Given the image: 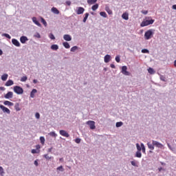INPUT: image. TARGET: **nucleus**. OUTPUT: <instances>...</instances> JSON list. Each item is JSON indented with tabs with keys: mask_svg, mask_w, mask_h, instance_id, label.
<instances>
[{
	"mask_svg": "<svg viewBox=\"0 0 176 176\" xmlns=\"http://www.w3.org/2000/svg\"><path fill=\"white\" fill-rule=\"evenodd\" d=\"M34 38H38V39H40V38H41V34H39L38 32H36V33L34 34Z\"/></svg>",
	"mask_w": 176,
	"mask_h": 176,
	"instance_id": "nucleus-45",
	"label": "nucleus"
},
{
	"mask_svg": "<svg viewBox=\"0 0 176 176\" xmlns=\"http://www.w3.org/2000/svg\"><path fill=\"white\" fill-rule=\"evenodd\" d=\"M97 2V0H87L88 5H94Z\"/></svg>",
	"mask_w": 176,
	"mask_h": 176,
	"instance_id": "nucleus-31",
	"label": "nucleus"
},
{
	"mask_svg": "<svg viewBox=\"0 0 176 176\" xmlns=\"http://www.w3.org/2000/svg\"><path fill=\"white\" fill-rule=\"evenodd\" d=\"M78 50V46H74L71 48L70 52H75Z\"/></svg>",
	"mask_w": 176,
	"mask_h": 176,
	"instance_id": "nucleus-40",
	"label": "nucleus"
},
{
	"mask_svg": "<svg viewBox=\"0 0 176 176\" xmlns=\"http://www.w3.org/2000/svg\"><path fill=\"white\" fill-rule=\"evenodd\" d=\"M43 157H45L46 160H50V159H52V157H50L47 154L44 155Z\"/></svg>",
	"mask_w": 176,
	"mask_h": 176,
	"instance_id": "nucleus-49",
	"label": "nucleus"
},
{
	"mask_svg": "<svg viewBox=\"0 0 176 176\" xmlns=\"http://www.w3.org/2000/svg\"><path fill=\"white\" fill-rule=\"evenodd\" d=\"M153 141L155 140H151V142H147V146L148 149H150V153H153L152 151L155 150V144H153Z\"/></svg>",
	"mask_w": 176,
	"mask_h": 176,
	"instance_id": "nucleus-6",
	"label": "nucleus"
},
{
	"mask_svg": "<svg viewBox=\"0 0 176 176\" xmlns=\"http://www.w3.org/2000/svg\"><path fill=\"white\" fill-rule=\"evenodd\" d=\"M14 85V82L12 80H8L5 86H7V87H9V86H13Z\"/></svg>",
	"mask_w": 176,
	"mask_h": 176,
	"instance_id": "nucleus-18",
	"label": "nucleus"
},
{
	"mask_svg": "<svg viewBox=\"0 0 176 176\" xmlns=\"http://www.w3.org/2000/svg\"><path fill=\"white\" fill-rule=\"evenodd\" d=\"M14 109L19 112V111H21V109L20 108V104L16 103L14 105Z\"/></svg>",
	"mask_w": 176,
	"mask_h": 176,
	"instance_id": "nucleus-25",
	"label": "nucleus"
},
{
	"mask_svg": "<svg viewBox=\"0 0 176 176\" xmlns=\"http://www.w3.org/2000/svg\"><path fill=\"white\" fill-rule=\"evenodd\" d=\"M48 135H50V137H54V138H56V137H57V134L54 131L49 133Z\"/></svg>",
	"mask_w": 176,
	"mask_h": 176,
	"instance_id": "nucleus-30",
	"label": "nucleus"
},
{
	"mask_svg": "<svg viewBox=\"0 0 176 176\" xmlns=\"http://www.w3.org/2000/svg\"><path fill=\"white\" fill-rule=\"evenodd\" d=\"M116 61L117 63H120V56H117L116 57Z\"/></svg>",
	"mask_w": 176,
	"mask_h": 176,
	"instance_id": "nucleus-51",
	"label": "nucleus"
},
{
	"mask_svg": "<svg viewBox=\"0 0 176 176\" xmlns=\"http://www.w3.org/2000/svg\"><path fill=\"white\" fill-rule=\"evenodd\" d=\"M32 153L35 154V153H38V152L36 151V149H32Z\"/></svg>",
	"mask_w": 176,
	"mask_h": 176,
	"instance_id": "nucleus-57",
	"label": "nucleus"
},
{
	"mask_svg": "<svg viewBox=\"0 0 176 176\" xmlns=\"http://www.w3.org/2000/svg\"><path fill=\"white\" fill-rule=\"evenodd\" d=\"M100 14L102 17H104V19H107L108 17V15L107 14V12H100Z\"/></svg>",
	"mask_w": 176,
	"mask_h": 176,
	"instance_id": "nucleus-32",
	"label": "nucleus"
},
{
	"mask_svg": "<svg viewBox=\"0 0 176 176\" xmlns=\"http://www.w3.org/2000/svg\"><path fill=\"white\" fill-rule=\"evenodd\" d=\"M74 141L76 144H80V141H82V140L79 138H77L75 139Z\"/></svg>",
	"mask_w": 176,
	"mask_h": 176,
	"instance_id": "nucleus-50",
	"label": "nucleus"
},
{
	"mask_svg": "<svg viewBox=\"0 0 176 176\" xmlns=\"http://www.w3.org/2000/svg\"><path fill=\"white\" fill-rule=\"evenodd\" d=\"M87 124L89 126L91 130H94L96 129V122L94 121H91V120L87 121Z\"/></svg>",
	"mask_w": 176,
	"mask_h": 176,
	"instance_id": "nucleus-7",
	"label": "nucleus"
},
{
	"mask_svg": "<svg viewBox=\"0 0 176 176\" xmlns=\"http://www.w3.org/2000/svg\"><path fill=\"white\" fill-rule=\"evenodd\" d=\"M33 83H34V85H36V83H38V80L34 79L33 80Z\"/></svg>",
	"mask_w": 176,
	"mask_h": 176,
	"instance_id": "nucleus-59",
	"label": "nucleus"
},
{
	"mask_svg": "<svg viewBox=\"0 0 176 176\" xmlns=\"http://www.w3.org/2000/svg\"><path fill=\"white\" fill-rule=\"evenodd\" d=\"M142 53H149V50H148L147 49H143L142 50Z\"/></svg>",
	"mask_w": 176,
	"mask_h": 176,
	"instance_id": "nucleus-52",
	"label": "nucleus"
},
{
	"mask_svg": "<svg viewBox=\"0 0 176 176\" xmlns=\"http://www.w3.org/2000/svg\"><path fill=\"white\" fill-rule=\"evenodd\" d=\"M121 72L125 76H130L131 74L127 71V66H122L121 69Z\"/></svg>",
	"mask_w": 176,
	"mask_h": 176,
	"instance_id": "nucleus-5",
	"label": "nucleus"
},
{
	"mask_svg": "<svg viewBox=\"0 0 176 176\" xmlns=\"http://www.w3.org/2000/svg\"><path fill=\"white\" fill-rule=\"evenodd\" d=\"M63 39L67 42H70V41H72V37L69 34H65L63 36Z\"/></svg>",
	"mask_w": 176,
	"mask_h": 176,
	"instance_id": "nucleus-14",
	"label": "nucleus"
},
{
	"mask_svg": "<svg viewBox=\"0 0 176 176\" xmlns=\"http://www.w3.org/2000/svg\"><path fill=\"white\" fill-rule=\"evenodd\" d=\"M160 80H162V82H167V80L166 79V76L162 74L160 75Z\"/></svg>",
	"mask_w": 176,
	"mask_h": 176,
	"instance_id": "nucleus-33",
	"label": "nucleus"
},
{
	"mask_svg": "<svg viewBox=\"0 0 176 176\" xmlns=\"http://www.w3.org/2000/svg\"><path fill=\"white\" fill-rule=\"evenodd\" d=\"M4 98H6V100H10V98H13V92L8 91L5 96Z\"/></svg>",
	"mask_w": 176,
	"mask_h": 176,
	"instance_id": "nucleus-11",
	"label": "nucleus"
},
{
	"mask_svg": "<svg viewBox=\"0 0 176 176\" xmlns=\"http://www.w3.org/2000/svg\"><path fill=\"white\" fill-rule=\"evenodd\" d=\"M0 90H1L2 91H5V90H6V89L3 87H0Z\"/></svg>",
	"mask_w": 176,
	"mask_h": 176,
	"instance_id": "nucleus-58",
	"label": "nucleus"
},
{
	"mask_svg": "<svg viewBox=\"0 0 176 176\" xmlns=\"http://www.w3.org/2000/svg\"><path fill=\"white\" fill-rule=\"evenodd\" d=\"M38 160H36L35 161H34V164L36 166V167H38V166H39V164L38 163Z\"/></svg>",
	"mask_w": 176,
	"mask_h": 176,
	"instance_id": "nucleus-54",
	"label": "nucleus"
},
{
	"mask_svg": "<svg viewBox=\"0 0 176 176\" xmlns=\"http://www.w3.org/2000/svg\"><path fill=\"white\" fill-rule=\"evenodd\" d=\"M148 72L151 75H154V74H156V71H155V69H153V68H152V67H149L148 69Z\"/></svg>",
	"mask_w": 176,
	"mask_h": 176,
	"instance_id": "nucleus-22",
	"label": "nucleus"
},
{
	"mask_svg": "<svg viewBox=\"0 0 176 176\" xmlns=\"http://www.w3.org/2000/svg\"><path fill=\"white\" fill-rule=\"evenodd\" d=\"M172 9H173L174 10H176V4L172 6Z\"/></svg>",
	"mask_w": 176,
	"mask_h": 176,
	"instance_id": "nucleus-60",
	"label": "nucleus"
},
{
	"mask_svg": "<svg viewBox=\"0 0 176 176\" xmlns=\"http://www.w3.org/2000/svg\"><path fill=\"white\" fill-rule=\"evenodd\" d=\"M66 5H67V6H71V1H67Z\"/></svg>",
	"mask_w": 176,
	"mask_h": 176,
	"instance_id": "nucleus-56",
	"label": "nucleus"
},
{
	"mask_svg": "<svg viewBox=\"0 0 176 176\" xmlns=\"http://www.w3.org/2000/svg\"><path fill=\"white\" fill-rule=\"evenodd\" d=\"M2 54H3V51H2V50L0 49V56H2Z\"/></svg>",
	"mask_w": 176,
	"mask_h": 176,
	"instance_id": "nucleus-63",
	"label": "nucleus"
},
{
	"mask_svg": "<svg viewBox=\"0 0 176 176\" xmlns=\"http://www.w3.org/2000/svg\"><path fill=\"white\" fill-rule=\"evenodd\" d=\"M49 38H50V39H52V41H54V39H56V37L54 36V34H53L52 33L50 34Z\"/></svg>",
	"mask_w": 176,
	"mask_h": 176,
	"instance_id": "nucleus-43",
	"label": "nucleus"
},
{
	"mask_svg": "<svg viewBox=\"0 0 176 176\" xmlns=\"http://www.w3.org/2000/svg\"><path fill=\"white\" fill-rule=\"evenodd\" d=\"M2 36H5L6 38H8V39H12V36L9 35V34L3 33L1 34Z\"/></svg>",
	"mask_w": 176,
	"mask_h": 176,
	"instance_id": "nucleus-35",
	"label": "nucleus"
},
{
	"mask_svg": "<svg viewBox=\"0 0 176 176\" xmlns=\"http://www.w3.org/2000/svg\"><path fill=\"white\" fill-rule=\"evenodd\" d=\"M56 170H57V171H61L62 173H63V171H64V168L63 167V166H59V167H58L57 168H56Z\"/></svg>",
	"mask_w": 176,
	"mask_h": 176,
	"instance_id": "nucleus-47",
	"label": "nucleus"
},
{
	"mask_svg": "<svg viewBox=\"0 0 176 176\" xmlns=\"http://www.w3.org/2000/svg\"><path fill=\"white\" fill-rule=\"evenodd\" d=\"M98 8V4H95V5H94V6H92V7H91V9H92V10H94V11H96V10Z\"/></svg>",
	"mask_w": 176,
	"mask_h": 176,
	"instance_id": "nucleus-44",
	"label": "nucleus"
},
{
	"mask_svg": "<svg viewBox=\"0 0 176 176\" xmlns=\"http://www.w3.org/2000/svg\"><path fill=\"white\" fill-rule=\"evenodd\" d=\"M0 175H5V170H3V168L2 166H0Z\"/></svg>",
	"mask_w": 176,
	"mask_h": 176,
	"instance_id": "nucleus-36",
	"label": "nucleus"
},
{
	"mask_svg": "<svg viewBox=\"0 0 176 176\" xmlns=\"http://www.w3.org/2000/svg\"><path fill=\"white\" fill-rule=\"evenodd\" d=\"M131 164L133 166V167H138V162L136 161H131Z\"/></svg>",
	"mask_w": 176,
	"mask_h": 176,
	"instance_id": "nucleus-34",
	"label": "nucleus"
},
{
	"mask_svg": "<svg viewBox=\"0 0 176 176\" xmlns=\"http://www.w3.org/2000/svg\"><path fill=\"white\" fill-rule=\"evenodd\" d=\"M85 13V8L83 7L77 8L76 14H83Z\"/></svg>",
	"mask_w": 176,
	"mask_h": 176,
	"instance_id": "nucleus-12",
	"label": "nucleus"
},
{
	"mask_svg": "<svg viewBox=\"0 0 176 176\" xmlns=\"http://www.w3.org/2000/svg\"><path fill=\"white\" fill-rule=\"evenodd\" d=\"M122 17L124 20H129V14L128 13H123Z\"/></svg>",
	"mask_w": 176,
	"mask_h": 176,
	"instance_id": "nucleus-26",
	"label": "nucleus"
},
{
	"mask_svg": "<svg viewBox=\"0 0 176 176\" xmlns=\"http://www.w3.org/2000/svg\"><path fill=\"white\" fill-rule=\"evenodd\" d=\"M41 23L43 24L45 27H47V22H46L45 19H43V17H41Z\"/></svg>",
	"mask_w": 176,
	"mask_h": 176,
	"instance_id": "nucleus-38",
	"label": "nucleus"
},
{
	"mask_svg": "<svg viewBox=\"0 0 176 176\" xmlns=\"http://www.w3.org/2000/svg\"><path fill=\"white\" fill-rule=\"evenodd\" d=\"M142 14H148V10H142Z\"/></svg>",
	"mask_w": 176,
	"mask_h": 176,
	"instance_id": "nucleus-55",
	"label": "nucleus"
},
{
	"mask_svg": "<svg viewBox=\"0 0 176 176\" xmlns=\"http://www.w3.org/2000/svg\"><path fill=\"white\" fill-rule=\"evenodd\" d=\"M87 19H89V12L85 14V17L82 20L83 23H86V21H87Z\"/></svg>",
	"mask_w": 176,
	"mask_h": 176,
	"instance_id": "nucleus-29",
	"label": "nucleus"
},
{
	"mask_svg": "<svg viewBox=\"0 0 176 176\" xmlns=\"http://www.w3.org/2000/svg\"><path fill=\"white\" fill-rule=\"evenodd\" d=\"M12 45H14L16 47H20V46H21L19 40H17L16 38H12Z\"/></svg>",
	"mask_w": 176,
	"mask_h": 176,
	"instance_id": "nucleus-9",
	"label": "nucleus"
},
{
	"mask_svg": "<svg viewBox=\"0 0 176 176\" xmlns=\"http://www.w3.org/2000/svg\"><path fill=\"white\" fill-rule=\"evenodd\" d=\"M0 109L3 111V113H8V115H10V110L8 109L6 107L1 104Z\"/></svg>",
	"mask_w": 176,
	"mask_h": 176,
	"instance_id": "nucleus-8",
	"label": "nucleus"
},
{
	"mask_svg": "<svg viewBox=\"0 0 176 176\" xmlns=\"http://www.w3.org/2000/svg\"><path fill=\"white\" fill-rule=\"evenodd\" d=\"M153 142L154 147L155 146V148H158L159 149L164 148V145H163V144H162L156 140H154Z\"/></svg>",
	"mask_w": 176,
	"mask_h": 176,
	"instance_id": "nucleus-4",
	"label": "nucleus"
},
{
	"mask_svg": "<svg viewBox=\"0 0 176 176\" xmlns=\"http://www.w3.org/2000/svg\"><path fill=\"white\" fill-rule=\"evenodd\" d=\"M174 65L176 67V60L174 61Z\"/></svg>",
	"mask_w": 176,
	"mask_h": 176,
	"instance_id": "nucleus-64",
	"label": "nucleus"
},
{
	"mask_svg": "<svg viewBox=\"0 0 176 176\" xmlns=\"http://www.w3.org/2000/svg\"><path fill=\"white\" fill-rule=\"evenodd\" d=\"M52 50H58V45L57 44H54L51 45Z\"/></svg>",
	"mask_w": 176,
	"mask_h": 176,
	"instance_id": "nucleus-27",
	"label": "nucleus"
},
{
	"mask_svg": "<svg viewBox=\"0 0 176 176\" xmlns=\"http://www.w3.org/2000/svg\"><path fill=\"white\" fill-rule=\"evenodd\" d=\"M27 41H28V38L25 36H22L20 37V41L22 43H25L27 42Z\"/></svg>",
	"mask_w": 176,
	"mask_h": 176,
	"instance_id": "nucleus-15",
	"label": "nucleus"
},
{
	"mask_svg": "<svg viewBox=\"0 0 176 176\" xmlns=\"http://www.w3.org/2000/svg\"><path fill=\"white\" fill-rule=\"evenodd\" d=\"M40 141H41V143L43 145V144H45V137L41 136Z\"/></svg>",
	"mask_w": 176,
	"mask_h": 176,
	"instance_id": "nucleus-46",
	"label": "nucleus"
},
{
	"mask_svg": "<svg viewBox=\"0 0 176 176\" xmlns=\"http://www.w3.org/2000/svg\"><path fill=\"white\" fill-rule=\"evenodd\" d=\"M35 118L39 119L41 118V114H39V113H36Z\"/></svg>",
	"mask_w": 176,
	"mask_h": 176,
	"instance_id": "nucleus-53",
	"label": "nucleus"
},
{
	"mask_svg": "<svg viewBox=\"0 0 176 176\" xmlns=\"http://www.w3.org/2000/svg\"><path fill=\"white\" fill-rule=\"evenodd\" d=\"M105 10L108 13V14H113V12L111 11V8H109V7L106 6L105 7Z\"/></svg>",
	"mask_w": 176,
	"mask_h": 176,
	"instance_id": "nucleus-28",
	"label": "nucleus"
},
{
	"mask_svg": "<svg viewBox=\"0 0 176 176\" xmlns=\"http://www.w3.org/2000/svg\"><path fill=\"white\" fill-rule=\"evenodd\" d=\"M9 75H8V74H4L1 76V80H3V82L8 80V78Z\"/></svg>",
	"mask_w": 176,
	"mask_h": 176,
	"instance_id": "nucleus-21",
	"label": "nucleus"
},
{
	"mask_svg": "<svg viewBox=\"0 0 176 176\" xmlns=\"http://www.w3.org/2000/svg\"><path fill=\"white\" fill-rule=\"evenodd\" d=\"M153 23H155L154 19L145 20L141 23L140 27H146L148 25H151V24H153Z\"/></svg>",
	"mask_w": 176,
	"mask_h": 176,
	"instance_id": "nucleus-2",
	"label": "nucleus"
},
{
	"mask_svg": "<svg viewBox=\"0 0 176 176\" xmlns=\"http://www.w3.org/2000/svg\"><path fill=\"white\" fill-rule=\"evenodd\" d=\"M135 156V157L141 159V157H142V153H141V151H136Z\"/></svg>",
	"mask_w": 176,
	"mask_h": 176,
	"instance_id": "nucleus-23",
	"label": "nucleus"
},
{
	"mask_svg": "<svg viewBox=\"0 0 176 176\" xmlns=\"http://www.w3.org/2000/svg\"><path fill=\"white\" fill-rule=\"evenodd\" d=\"M141 146H142V148H141V151L143 153H145V145H144V143H141Z\"/></svg>",
	"mask_w": 176,
	"mask_h": 176,
	"instance_id": "nucleus-41",
	"label": "nucleus"
},
{
	"mask_svg": "<svg viewBox=\"0 0 176 176\" xmlns=\"http://www.w3.org/2000/svg\"><path fill=\"white\" fill-rule=\"evenodd\" d=\"M167 146L170 149V151H172V152H174L175 151V148L170 144V143H167Z\"/></svg>",
	"mask_w": 176,
	"mask_h": 176,
	"instance_id": "nucleus-37",
	"label": "nucleus"
},
{
	"mask_svg": "<svg viewBox=\"0 0 176 176\" xmlns=\"http://www.w3.org/2000/svg\"><path fill=\"white\" fill-rule=\"evenodd\" d=\"M59 133L60 135H63V137H66L68 138L69 137V133L67 132V131L65 130H60Z\"/></svg>",
	"mask_w": 176,
	"mask_h": 176,
	"instance_id": "nucleus-10",
	"label": "nucleus"
},
{
	"mask_svg": "<svg viewBox=\"0 0 176 176\" xmlns=\"http://www.w3.org/2000/svg\"><path fill=\"white\" fill-rule=\"evenodd\" d=\"M63 45L65 49H69V47H71V45H69V43L66 41L63 43Z\"/></svg>",
	"mask_w": 176,
	"mask_h": 176,
	"instance_id": "nucleus-24",
	"label": "nucleus"
},
{
	"mask_svg": "<svg viewBox=\"0 0 176 176\" xmlns=\"http://www.w3.org/2000/svg\"><path fill=\"white\" fill-rule=\"evenodd\" d=\"M51 11L52 12V13H54V14H60V11H58L57 10L56 8L55 7H53L52 9H51Z\"/></svg>",
	"mask_w": 176,
	"mask_h": 176,
	"instance_id": "nucleus-20",
	"label": "nucleus"
},
{
	"mask_svg": "<svg viewBox=\"0 0 176 176\" xmlns=\"http://www.w3.org/2000/svg\"><path fill=\"white\" fill-rule=\"evenodd\" d=\"M136 148H137L138 151L141 152L142 146H140V144L137 143L136 144Z\"/></svg>",
	"mask_w": 176,
	"mask_h": 176,
	"instance_id": "nucleus-39",
	"label": "nucleus"
},
{
	"mask_svg": "<svg viewBox=\"0 0 176 176\" xmlns=\"http://www.w3.org/2000/svg\"><path fill=\"white\" fill-rule=\"evenodd\" d=\"M32 20L33 23L34 24H36V25H37L38 27H42V25L39 23V21H38V19H36V17L33 16L32 18Z\"/></svg>",
	"mask_w": 176,
	"mask_h": 176,
	"instance_id": "nucleus-13",
	"label": "nucleus"
},
{
	"mask_svg": "<svg viewBox=\"0 0 176 176\" xmlns=\"http://www.w3.org/2000/svg\"><path fill=\"white\" fill-rule=\"evenodd\" d=\"M27 79H28V78L27 76H23L21 78V82H26Z\"/></svg>",
	"mask_w": 176,
	"mask_h": 176,
	"instance_id": "nucleus-48",
	"label": "nucleus"
},
{
	"mask_svg": "<svg viewBox=\"0 0 176 176\" xmlns=\"http://www.w3.org/2000/svg\"><path fill=\"white\" fill-rule=\"evenodd\" d=\"M14 91L16 94H23L24 93V89L21 88L20 86H14Z\"/></svg>",
	"mask_w": 176,
	"mask_h": 176,
	"instance_id": "nucleus-3",
	"label": "nucleus"
},
{
	"mask_svg": "<svg viewBox=\"0 0 176 176\" xmlns=\"http://www.w3.org/2000/svg\"><path fill=\"white\" fill-rule=\"evenodd\" d=\"M53 150V147H51V148H48V150H47V152H52V151Z\"/></svg>",
	"mask_w": 176,
	"mask_h": 176,
	"instance_id": "nucleus-62",
	"label": "nucleus"
},
{
	"mask_svg": "<svg viewBox=\"0 0 176 176\" xmlns=\"http://www.w3.org/2000/svg\"><path fill=\"white\" fill-rule=\"evenodd\" d=\"M4 105H7L8 107H13L14 104L9 100H6L3 102Z\"/></svg>",
	"mask_w": 176,
	"mask_h": 176,
	"instance_id": "nucleus-19",
	"label": "nucleus"
},
{
	"mask_svg": "<svg viewBox=\"0 0 176 176\" xmlns=\"http://www.w3.org/2000/svg\"><path fill=\"white\" fill-rule=\"evenodd\" d=\"M154 32H155V30H152V29H150V30H147L144 33L145 39H146V41L151 39V38H152V36L153 35Z\"/></svg>",
	"mask_w": 176,
	"mask_h": 176,
	"instance_id": "nucleus-1",
	"label": "nucleus"
},
{
	"mask_svg": "<svg viewBox=\"0 0 176 176\" xmlns=\"http://www.w3.org/2000/svg\"><path fill=\"white\" fill-rule=\"evenodd\" d=\"M123 124L122 122H118L116 124V127H122V125Z\"/></svg>",
	"mask_w": 176,
	"mask_h": 176,
	"instance_id": "nucleus-42",
	"label": "nucleus"
},
{
	"mask_svg": "<svg viewBox=\"0 0 176 176\" xmlns=\"http://www.w3.org/2000/svg\"><path fill=\"white\" fill-rule=\"evenodd\" d=\"M104 61L106 63H109V61H111V55L109 54H107L106 56H104Z\"/></svg>",
	"mask_w": 176,
	"mask_h": 176,
	"instance_id": "nucleus-16",
	"label": "nucleus"
},
{
	"mask_svg": "<svg viewBox=\"0 0 176 176\" xmlns=\"http://www.w3.org/2000/svg\"><path fill=\"white\" fill-rule=\"evenodd\" d=\"M36 93H38V90H36V89H33L32 90V91L30 92L31 98H34L35 97V94H36Z\"/></svg>",
	"mask_w": 176,
	"mask_h": 176,
	"instance_id": "nucleus-17",
	"label": "nucleus"
},
{
	"mask_svg": "<svg viewBox=\"0 0 176 176\" xmlns=\"http://www.w3.org/2000/svg\"><path fill=\"white\" fill-rule=\"evenodd\" d=\"M110 67H111V68H116V67L113 64H111Z\"/></svg>",
	"mask_w": 176,
	"mask_h": 176,
	"instance_id": "nucleus-61",
	"label": "nucleus"
}]
</instances>
